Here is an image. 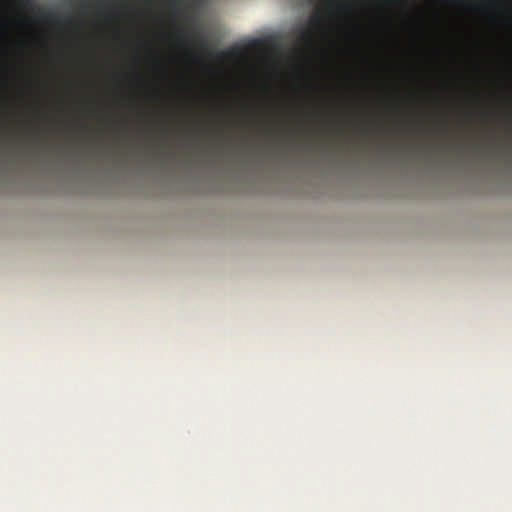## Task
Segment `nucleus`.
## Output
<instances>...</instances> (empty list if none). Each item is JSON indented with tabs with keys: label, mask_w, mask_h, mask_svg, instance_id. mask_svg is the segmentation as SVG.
Returning <instances> with one entry per match:
<instances>
[{
	"label": "nucleus",
	"mask_w": 512,
	"mask_h": 512,
	"mask_svg": "<svg viewBox=\"0 0 512 512\" xmlns=\"http://www.w3.org/2000/svg\"><path fill=\"white\" fill-rule=\"evenodd\" d=\"M32 2H5V1H2L0 2V4H2V15H4V12L7 8V6L9 4H20V5H24V4H31ZM4 21V16H2V22ZM4 41V28L2 27V42Z\"/></svg>",
	"instance_id": "7ed1b4c3"
},
{
	"label": "nucleus",
	"mask_w": 512,
	"mask_h": 512,
	"mask_svg": "<svg viewBox=\"0 0 512 512\" xmlns=\"http://www.w3.org/2000/svg\"><path fill=\"white\" fill-rule=\"evenodd\" d=\"M314 23L318 26L320 24V22L317 20V21H314Z\"/></svg>",
	"instance_id": "423d86ee"
},
{
	"label": "nucleus",
	"mask_w": 512,
	"mask_h": 512,
	"mask_svg": "<svg viewBox=\"0 0 512 512\" xmlns=\"http://www.w3.org/2000/svg\"><path fill=\"white\" fill-rule=\"evenodd\" d=\"M193 43L198 45L201 48H205L207 46L206 40L200 31H194Z\"/></svg>",
	"instance_id": "f03ea898"
},
{
	"label": "nucleus",
	"mask_w": 512,
	"mask_h": 512,
	"mask_svg": "<svg viewBox=\"0 0 512 512\" xmlns=\"http://www.w3.org/2000/svg\"><path fill=\"white\" fill-rule=\"evenodd\" d=\"M325 4H455L461 6L512 4V2H324Z\"/></svg>",
	"instance_id": "f257e3e1"
},
{
	"label": "nucleus",
	"mask_w": 512,
	"mask_h": 512,
	"mask_svg": "<svg viewBox=\"0 0 512 512\" xmlns=\"http://www.w3.org/2000/svg\"><path fill=\"white\" fill-rule=\"evenodd\" d=\"M147 3H148V4H153V5H155V6H158V5H160V3H161V2H160V1H157V2H147ZM172 3H173V4H179L180 2H172Z\"/></svg>",
	"instance_id": "20e7f679"
},
{
	"label": "nucleus",
	"mask_w": 512,
	"mask_h": 512,
	"mask_svg": "<svg viewBox=\"0 0 512 512\" xmlns=\"http://www.w3.org/2000/svg\"><path fill=\"white\" fill-rule=\"evenodd\" d=\"M304 39H305V41H310L311 40V34L310 33H305Z\"/></svg>",
	"instance_id": "39448f33"
}]
</instances>
